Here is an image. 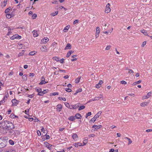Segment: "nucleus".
Returning <instances> with one entry per match:
<instances>
[{
    "mask_svg": "<svg viewBox=\"0 0 152 152\" xmlns=\"http://www.w3.org/2000/svg\"><path fill=\"white\" fill-rule=\"evenodd\" d=\"M2 126L3 131H6L14 129L15 127L12 122L3 119L1 123Z\"/></svg>",
    "mask_w": 152,
    "mask_h": 152,
    "instance_id": "f257e3e1",
    "label": "nucleus"
},
{
    "mask_svg": "<svg viewBox=\"0 0 152 152\" xmlns=\"http://www.w3.org/2000/svg\"><path fill=\"white\" fill-rule=\"evenodd\" d=\"M6 139H2L0 138V148H2L6 146L7 143V137H5Z\"/></svg>",
    "mask_w": 152,
    "mask_h": 152,
    "instance_id": "f03ea898",
    "label": "nucleus"
},
{
    "mask_svg": "<svg viewBox=\"0 0 152 152\" xmlns=\"http://www.w3.org/2000/svg\"><path fill=\"white\" fill-rule=\"evenodd\" d=\"M21 38V36L18 35V34H16L15 35H14L13 36H12L10 39L11 40H13L15 39H20Z\"/></svg>",
    "mask_w": 152,
    "mask_h": 152,
    "instance_id": "7ed1b4c3",
    "label": "nucleus"
},
{
    "mask_svg": "<svg viewBox=\"0 0 152 152\" xmlns=\"http://www.w3.org/2000/svg\"><path fill=\"white\" fill-rule=\"evenodd\" d=\"M110 4L109 3H108L106 6V8L105 10V12L107 13H109L110 11Z\"/></svg>",
    "mask_w": 152,
    "mask_h": 152,
    "instance_id": "20e7f679",
    "label": "nucleus"
},
{
    "mask_svg": "<svg viewBox=\"0 0 152 152\" xmlns=\"http://www.w3.org/2000/svg\"><path fill=\"white\" fill-rule=\"evenodd\" d=\"M12 106H16L19 103V101L16 100L15 99L12 100Z\"/></svg>",
    "mask_w": 152,
    "mask_h": 152,
    "instance_id": "39448f33",
    "label": "nucleus"
},
{
    "mask_svg": "<svg viewBox=\"0 0 152 152\" xmlns=\"http://www.w3.org/2000/svg\"><path fill=\"white\" fill-rule=\"evenodd\" d=\"M56 110L57 111L60 112L62 108V106L61 104H59L56 106Z\"/></svg>",
    "mask_w": 152,
    "mask_h": 152,
    "instance_id": "423d86ee",
    "label": "nucleus"
},
{
    "mask_svg": "<svg viewBox=\"0 0 152 152\" xmlns=\"http://www.w3.org/2000/svg\"><path fill=\"white\" fill-rule=\"evenodd\" d=\"M102 127L101 125L97 126V125H94L92 126V128H94V130H96L98 129H100Z\"/></svg>",
    "mask_w": 152,
    "mask_h": 152,
    "instance_id": "0eeeda50",
    "label": "nucleus"
},
{
    "mask_svg": "<svg viewBox=\"0 0 152 152\" xmlns=\"http://www.w3.org/2000/svg\"><path fill=\"white\" fill-rule=\"evenodd\" d=\"M49 41V39L47 37H44L41 40V42L42 43H45Z\"/></svg>",
    "mask_w": 152,
    "mask_h": 152,
    "instance_id": "6e6552de",
    "label": "nucleus"
},
{
    "mask_svg": "<svg viewBox=\"0 0 152 152\" xmlns=\"http://www.w3.org/2000/svg\"><path fill=\"white\" fill-rule=\"evenodd\" d=\"M75 117V118H77V119H81L82 118V116L81 115L78 113L76 114Z\"/></svg>",
    "mask_w": 152,
    "mask_h": 152,
    "instance_id": "1a4fd4ad",
    "label": "nucleus"
},
{
    "mask_svg": "<svg viewBox=\"0 0 152 152\" xmlns=\"http://www.w3.org/2000/svg\"><path fill=\"white\" fill-rule=\"evenodd\" d=\"M74 145L76 147H78V146H83L82 144L80 142H75L74 143Z\"/></svg>",
    "mask_w": 152,
    "mask_h": 152,
    "instance_id": "9d476101",
    "label": "nucleus"
},
{
    "mask_svg": "<svg viewBox=\"0 0 152 152\" xmlns=\"http://www.w3.org/2000/svg\"><path fill=\"white\" fill-rule=\"evenodd\" d=\"M71 48V45L69 43H68L66 45L64 49V50H66L68 49H70Z\"/></svg>",
    "mask_w": 152,
    "mask_h": 152,
    "instance_id": "9b49d317",
    "label": "nucleus"
},
{
    "mask_svg": "<svg viewBox=\"0 0 152 152\" xmlns=\"http://www.w3.org/2000/svg\"><path fill=\"white\" fill-rule=\"evenodd\" d=\"M80 104H74V105H72V109H75L77 108L79 106Z\"/></svg>",
    "mask_w": 152,
    "mask_h": 152,
    "instance_id": "f8f14e48",
    "label": "nucleus"
},
{
    "mask_svg": "<svg viewBox=\"0 0 152 152\" xmlns=\"http://www.w3.org/2000/svg\"><path fill=\"white\" fill-rule=\"evenodd\" d=\"M64 104L67 107L71 109H72V105H70L69 103L67 102H65Z\"/></svg>",
    "mask_w": 152,
    "mask_h": 152,
    "instance_id": "ddd939ff",
    "label": "nucleus"
},
{
    "mask_svg": "<svg viewBox=\"0 0 152 152\" xmlns=\"http://www.w3.org/2000/svg\"><path fill=\"white\" fill-rule=\"evenodd\" d=\"M68 120L71 121H73L75 120V116H72L69 117L68 118Z\"/></svg>",
    "mask_w": 152,
    "mask_h": 152,
    "instance_id": "4468645a",
    "label": "nucleus"
},
{
    "mask_svg": "<svg viewBox=\"0 0 152 152\" xmlns=\"http://www.w3.org/2000/svg\"><path fill=\"white\" fill-rule=\"evenodd\" d=\"M72 137L75 140H77V138L78 137L77 134H73L72 136Z\"/></svg>",
    "mask_w": 152,
    "mask_h": 152,
    "instance_id": "2eb2a0df",
    "label": "nucleus"
},
{
    "mask_svg": "<svg viewBox=\"0 0 152 152\" xmlns=\"http://www.w3.org/2000/svg\"><path fill=\"white\" fill-rule=\"evenodd\" d=\"M41 50L42 51L46 52L47 50V48L45 46H43L41 47Z\"/></svg>",
    "mask_w": 152,
    "mask_h": 152,
    "instance_id": "dca6fc26",
    "label": "nucleus"
},
{
    "mask_svg": "<svg viewBox=\"0 0 152 152\" xmlns=\"http://www.w3.org/2000/svg\"><path fill=\"white\" fill-rule=\"evenodd\" d=\"M124 139L125 140H128V141H129V142L128 143V145L130 144H131L132 143V141L129 138V137H125L124 138Z\"/></svg>",
    "mask_w": 152,
    "mask_h": 152,
    "instance_id": "f3484780",
    "label": "nucleus"
},
{
    "mask_svg": "<svg viewBox=\"0 0 152 152\" xmlns=\"http://www.w3.org/2000/svg\"><path fill=\"white\" fill-rule=\"evenodd\" d=\"M12 14H7L6 15V17L8 19H10L11 17L13 16V15H12Z\"/></svg>",
    "mask_w": 152,
    "mask_h": 152,
    "instance_id": "a211bd4d",
    "label": "nucleus"
},
{
    "mask_svg": "<svg viewBox=\"0 0 152 152\" xmlns=\"http://www.w3.org/2000/svg\"><path fill=\"white\" fill-rule=\"evenodd\" d=\"M141 32L143 33L145 35H147L148 36H149V35H148V34L147 31H146L144 30L143 29L141 31Z\"/></svg>",
    "mask_w": 152,
    "mask_h": 152,
    "instance_id": "6ab92c4d",
    "label": "nucleus"
},
{
    "mask_svg": "<svg viewBox=\"0 0 152 152\" xmlns=\"http://www.w3.org/2000/svg\"><path fill=\"white\" fill-rule=\"evenodd\" d=\"M151 92H148L146 96H144V99H147L150 96H151Z\"/></svg>",
    "mask_w": 152,
    "mask_h": 152,
    "instance_id": "aec40b11",
    "label": "nucleus"
},
{
    "mask_svg": "<svg viewBox=\"0 0 152 152\" xmlns=\"http://www.w3.org/2000/svg\"><path fill=\"white\" fill-rule=\"evenodd\" d=\"M148 102H142L140 104V105L142 107H144L145 106H146L148 104Z\"/></svg>",
    "mask_w": 152,
    "mask_h": 152,
    "instance_id": "412c9836",
    "label": "nucleus"
},
{
    "mask_svg": "<svg viewBox=\"0 0 152 152\" xmlns=\"http://www.w3.org/2000/svg\"><path fill=\"white\" fill-rule=\"evenodd\" d=\"M48 82H46L45 80H41V82L39 83V84L40 85H42L45 84Z\"/></svg>",
    "mask_w": 152,
    "mask_h": 152,
    "instance_id": "4be33fe9",
    "label": "nucleus"
},
{
    "mask_svg": "<svg viewBox=\"0 0 152 152\" xmlns=\"http://www.w3.org/2000/svg\"><path fill=\"white\" fill-rule=\"evenodd\" d=\"M53 59L55 60L56 61L58 62L60 61L59 60V58L58 57H54L53 58Z\"/></svg>",
    "mask_w": 152,
    "mask_h": 152,
    "instance_id": "5701e85b",
    "label": "nucleus"
},
{
    "mask_svg": "<svg viewBox=\"0 0 152 152\" xmlns=\"http://www.w3.org/2000/svg\"><path fill=\"white\" fill-rule=\"evenodd\" d=\"M5 97H4L0 101V105H1V104H3L5 102Z\"/></svg>",
    "mask_w": 152,
    "mask_h": 152,
    "instance_id": "b1692460",
    "label": "nucleus"
},
{
    "mask_svg": "<svg viewBox=\"0 0 152 152\" xmlns=\"http://www.w3.org/2000/svg\"><path fill=\"white\" fill-rule=\"evenodd\" d=\"M58 13V11L55 12H53L51 14V15L52 16H54L56 15Z\"/></svg>",
    "mask_w": 152,
    "mask_h": 152,
    "instance_id": "393cba45",
    "label": "nucleus"
},
{
    "mask_svg": "<svg viewBox=\"0 0 152 152\" xmlns=\"http://www.w3.org/2000/svg\"><path fill=\"white\" fill-rule=\"evenodd\" d=\"M85 108V107L83 105H81L78 108L79 110H82L84 109Z\"/></svg>",
    "mask_w": 152,
    "mask_h": 152,
    "instance_id": "a878e982",
    "label": "nucleus"
},
{
    "mask_svg": "<svg viewBox=\"0 0 152 152\" xmlns=\"http://www.w3.org/2000/svg\"><path fill=\"white\" fill-rule=\"evenodd\" d=\"M100 32V28L99 27H97L96 28V33L99 34Z\"/></svg>",
    "mask_w": 152,
    "mask_h": 152,
    "instance_id": "bb28decb",
    "label": "nucleus"
},
{
    "mask_svg": "<svg viewBox=\"0 0 152 152\" xmlns=\"http://www.w3.org/2000/svg\"><path fill=\"white\" fill-rule=\"evenodd\" d=\"M80 78L81 77H79L77 78L75 80V83H79L80 82Z\"/></svg>",
    "mask_w": 152,
    "mask_h": 152,
    "instance_id": "cd10ccee",
    "label": "nucleus"
},
{
    "mask_svg": "<svg viewBox=\"0 0 152 152\" xmlns=\"http://www.w3.org/2000/svg\"><path fill=\"white\" fill-rule=\"evenodd\" d=\"M91 115V112H88L86 115V118H87L88 117V116H90Z\"/></svg>",
    "mask_w": 152,
    "mask_h": 152,
    "instance_id": "c85d7f7f",
    "label": "nucleus"
},
{
    "mask_svg": "<svg viewBox=\"0 0 152 152\" xmlns=\"http://www.w3.org/2000/svg\"><path fill=\"white\" fill-rule=\"evenodd\" d=\"M11 7H9L7 9H6L5 10V13H7L9 12L10 10Z\"/></svg>",
    "mask_w": 152,
    "mask_h": 152,
    "instance_id": "c756f323",
    "label": "nucleus"
},
{
    "mask_svg": "<svg viewBox=\"0 0 152 152\" xmlns=\"http://www.w3.org/2000/svg\"><path fill=\"white\" fill-rule=\"evenodd\" d=\"M69 27L68 26H66L64 29L63 30V31L64 32H66L69 29Z\"/></svg>",
    "mask_w": 152,
    "mask_h": 152,
    "instance_id": "7c9ffc66",
    "label": "nucleus"
},
{
    "mask_svg": "<svg viewBox=\"0 0 152 152\" xmlns=\"http://www.w3.org/2000/svg\"><path fill=\"white\" fill-rule=\"evenodd\" d=\"M37 17V15L35 13H34L32 15V18L33 19H36Z\"/></svg>",
    "mask_w": 152,
    "mask_h": 152,
    "instance_id": "2f4dec72",
    "label": "nucleus"
},
{
    "mask_svg": "<svg viewBox=\"0 0 152 152\" xmlns=\"http://www.w3.org/2000/svg\"><path fill=\"white\" fill-rule=\"evenodd\" d=\"M9 143L11 145H14V142L11 140H10L9 141Z\"/></svg>",
    "mask_w": 152,
    "mask_h": 152,
    "instance_id": "473e14b6",
    "label": "nucleus"
},
{
    "mask_svg": "<svg viewBox=\"0 0 152 152\" xmlns=\"http://www.w3.org/2000/svg\"><path fill=\"white\" fill-rule=\"evenodd\" d=\"M65 90L66 92H70L72 91L71 89L69 88H65Z\"/></svg>",
    "mask_w": 152,
    "mask_h": 152,
    "instance_id": "72a5a7b5",
    "label": "nucleus"
},
{
    "mask_svg": "<svg viewBox=\"0 0 152 152\" xmlns=\"http://www.w3.org/2000/svg\"><path fill=\"white\" fill-rule=\"evenodd\" d=\"M87 139H85L83 140V145H82L83 146L85 145L87 143Z\"/></svg>",
    "mask_w": 152,
    "mask_h": 152,
    "instance_id": "f704fd0d",
    "label": "nucleus"
},
{
    "mask_svg": "<svg viewBox=\"0 0 152 152\" xmlns=\"http://www.w3.org/2000/svg\"><path fill=\"white\" fill-rule=\"evenodd\" d=\"M44 94L43 93L42 91H41L40 92H39L38 94L37 95L40 96H43Z\"/></svg>",
    "mask_w": 152,
    "mask_h": 152,
    "instance_id": "c9c22d12",
    "label": "nucleus"
},
{
    "mask_svg": "<svg viewBox=\"0 0 152 152\" xmlns=\"http://www.w3.org/2000/svg\"><path fill=\"white\" fill-rule=\"evenodd\" d=\"M43 136H46L45 139L46 140L49 139H50V136L48 135H47L46 134H45V135H43Z\"/></svg>",
    "mask_w": 152,
    "mask_h": 152,
    "instance_id": "e433bc0d",
    "label": "nucleus"
},
{
    "mask_svg": "<svg viewBox=\"0 0 152 152\" xmlns=\"http://www.w3.org/2000/svg\"><path fill=\"white\" fill-rule=\"evenodd\" d=\"M33 32L34 33H33V35L34 36V37H37L38 36V34L37 33V31H36V32H35V30H34L33 31Z\"/></svg>",
    "mask_w": 152,
    "mask_h": 152,
    "instance_id": "4c0bfd02",
    "label": "nucleus"
},
{
    "mask_svg": "<svg viewBox=\"0 0 152 152\" xmlns=\"http://www.w3.org/2000/svg\"><path fill=\"white\" fill-rule=\"evenodd\" d=\"M58 99H59V100H63L64 101H66V99L65 98L59 97Z\"/></svg>",
    "mask_w": 152,
    "mask_h": 152,
    "instance_id": "58836bf2",
    "label": "nucleus"
},
{
    "mask_svg": "<svg viewBox=\"0 0 152 152\" xmlns=\"http://www.w3.org/2000/svg\"><path fill=\"white\" fill-rule=\"evenodd\" d=\"M35 54V51H32L31 52H30L29 53V55L30 56H33Z\"/></svg>",
    "mask_w": 152,
    "mask_h": 152,
    "instance_id": "ea45409f",
    "label": "nucleus"
},
{
    "mask_svg": "<svg viewBox=\"0 0 152 152\" xmlns=\"http://www.w3.org/2000/svg\"><path fill=\"white\" fill-rule=\"evenodd\" d=\"M22 78L24 80H26L27 79V77H26V75H23V76H22Z\"/></svg>",
    "mask_w": 152,
    "mask_h": 152,
    "instance_id": "a19ab883",
    "label": "nucleus"
},
{
    "mask_svg": "<svg viewBox=\"0 0 152 152\" xmlns=\"http://www.w3.org/2000/svg\"><path fill=\"white\" fill-rule=\"evenodd\" d=\"M52 146V145L51 144H48V146H47V147L49 149V150H51V147Z\"/></svg>",
    "mask_w": 152,
    "mask_h": 152,
    "instance_id": "79ce46f5",
    "label": "nucleus"
},
{
    "mask_svg": "<svg viewBox=\"0 0 152 152\" xmlns=\"http://www.w3.org/2000/svg\"><path fill=\"white\" fill-rule=\"evenodd\" d=\"M82 89L81 88H79L77 90H76L77 92L78 93L81 92L82 91Z\"/></svg>",
    "mask_w": 152,
    "mask_h": 152,
    "instance_id": "37998d69",
    "label": "nucleus"
},
{
    "mask_svg": "<svg viewBox=\"0 0 152 152\" xmlns=\"http://www.w3.org/2000/svg\"><path fill=\"white\" fill-rule=\"evenodd\" d=\"M36 90L39 93V92H41L42 91V89L41 88H39V89H36Z\"/></svg>",
    "mask_w": 152,
    "mask_h": 152,
    "instance_id": "c03bdc74",
    "label": "nucleus"
},
{
    "mask_svg": "<svg viewBox=\"0 0 152 152\" xmlns=\"http://www.w3.org/2000/svg\"><path fill=\"white\" fill-rule=\"evenodd\" d=\"M34 96V94H32L31 95L28 94L27 96L30 98H32Z\"/></svg>",
    "mask_w": 152,
    "mask_h": 152,
    "instance_id": "a18cd8bd",
    "label": "nucleus"
},
{
    "mask_svg": "<svg viewBox=\"0 0 152 152\" xmlns=\"http://www.w3.org/2000/svg\"><path fill=\"white\" fill-rule=\"evenodd\" d=\"M96 119L94 117L90 121H92L93 123L96 120Z\"/></svg>",
    "mask_w": 152,
    "mask_h": 152,
    "instance_id": "49530a36",
    "label": "nucleus"
},
{
    "mask_svg": "<svg viewBox=\"0 0 152 152\" xmlns=\"http://www.w3.org/2000/svg\"><path fill=\"white\" fill-rule=\"evenodd\" d=\"M111 46L110 45H108L105 48V50H109L111 47Z\"/></svg>",
    "mask_w": 152,
    "mask_h": 152,
    "instance_id": "de8ad7c7",
    "label": "nucleus"
},
{
    "mask_svg": "<svg viewBox=\"0 0 152 152\" xmlns=\"http://www.w3.org/2000/svg\"><path fill=\"white\" fill-rule=\"evenodd\" d=\"M128 73H133L134 72L131 69H128Z\"/></svg>",
    "mask_w": 152,
    "mask_h": 152,
    "instance_id": "09e8293b",
    "label": "nucleus"
},
{
    "mask_svg": "<svg viewBox=\"0 0 152 152\" xmlns=\"http://www.w3.org/2000/svg\"><path fill=\"white\" fill-rule=\"evenodd\" d=\"M101 85H100L99 83L96 84V87L97 88H99L101 87Z\"/></svg>",
    "mask_w": 152,
    "mask_h": 152,
    "instance_id": "8fccbe9b",
    "label": "nucleus"
},
{
    "mask_svg": "<svg viewBox=\"0 0 152 152\" xmlns=\"http://www.w3.org/2000/svg\"><path fill=\"white\" fill-rule=\"evenodd\" d=\"M121 83L123 84H126L127 82L124 80H122L121 82Z\"/></svg>",
    "mask_w": 152,
    "mask_h": 152,
    "instance_id": "3c124183",
    "label": "nucleus"
},
{
    "mask_svg": "<svg viewBox=\"0 0 152 152\" xmlns=\"http://www.w3.org/2000/svg\"><path fill=\"white\" fill-rule=\"evenodd\" d=\"M79 22L78 20H76L73 22V24L75 25L77 23H78Z\"/></svg>",
    "mask_w": 152,
    "mask_h": 152,
    "instance_id": "603ef678",
    "label": "nucleus"
},
{
    "mask_svg": "<svg viewBox=\"0 0 152 152\" xmlns=\"http://www.w3.org/2000/svg\"><path fill=\"white\" fill-rule=\"evenodd\" d=\"M7 0H4L3 3L4 4V6L5 7L6 6V4H7Z\"/></svg>",
    "mask_w": 152,
    "mask_h": 152,
    "instance_id": "864d4df0",
    "label": "nucleus"
},
{
    "mask_svg": "<svg viewBox=\"0 0 152 152\" xmlns=\"http://www.w3.org/2000/svg\"><path fill=\"white\" fill-rule=\"evenodd\" d=\"M146 42L145 41H144L142 42V45L141 46L142 47H143L144 46L146 45Z\"/></svg>",
    "mask_w": 152,
    "mask_h": 152,
    "instance_id": "5fc2aeb1",
    "label": "nucleus"
},
{
    "mask_svg": "<svg viewBox=\"0 0 152 152\" xmlns=\"http://www.w3.org/2000/svg\"><path fill=\"white\" fill-rule=\"evenodd\" d=\"M37 133L38 135L39 136H40L41 135V133L40 131L39 130L37 131Z\"/></svg>",
    "mask_w": 152,
    "mask_h": 152,
    "instance_id": "6e6d98bb",
    "label": "nucleus"
},
{
    "mask_svg": "<svg viewBox=\"0 0 152 152\" xmlns=\"http://www.w3.org/2000/svg\"><path fill=\"white\" fill-rule=\"evenodd\" d=\"M23 53L21 52H20L18 54V56L20 57V56H23Z\"/></svg>",
    "mask_w": 152,
    "mask_h": 152,
    "instance_id": "4d7b16f0",
    "label": "nucleus"
},
{
    "mask_svg": "<svg viewBox=\"0 0 152 152\" xmlns=\"http://www.w3.org/2000/svg\"><path fill=\"white\" fill-rule=\"evenodd\" d=\"M94 101L95 100H98L99 99V97H95L94 98Z\"/></svg>",
    "mask_w": 152,
    "mask_h": 152,
    "instance_id": "13d9d810",
    "label": "nucleus"
},
{
    "mask_svg": "<svg viewBox=\"0 0 152 152\" xmlns=\"http://www.w3.org/2000/svg\"><path fill=\"white\" fill-rule=\"evenodd\" d=\"M49 90L48 89H45L43 91V92L44 93V94H45L46 93H47L48 92V91Z\"/></svg>",
    "mask_w": 152,
    "mask_h": 152,
    "instance_id": "bf43d9fd",
    "label": "nucleus"
},
{
    "mask_svg": "<svg viewBox=\"0 0 152 152\" xmlns=\"http://www.w3.org/2000/svg\"><path fill=\"white\" fill-rule=\"evenodd\" d=\"M64 59L62 58L61 59L60 61V63L61 64H63L64 63Z\"/></svg>",
    "mask_w": 152,
    "mask_h": 152,
    "instance_id": "052dcab7",
    "label": "nucleus"
},
{
    "mask_svg": "<svg viewBox=\"0 0 152 152\" xmlns=\"http://www.w3.org/2000/svg\"><path fill=\"white\" fill-rule=\"evenodd\" d=\"M41 131L42 132H43L44 133H45V129L42 127V129H41Z\"/></svg>",
    "mask_w": 152,
    "mask_h": 152,
    "instance_id": "680f3d73",
    "label": "nucleus"
},
{
    "mask_svg": "<svg viewBox=\"0 0 152 152\" xmlns=\"http://www.w3.org/2000/svg\"><path fill=\"white\" fill-rule=\"evenodd\" d=\"M71 55V54H70V53H69V52H68L66 54V57L68 58Z\"/></svg>",
    "mask_w": 152,
    "mask_h": 152,
    "instance_id": "e2e57ef3",
    "label": "nucleus"
},
{
    "mask_svg": "<svg viewBox=\"0 0 152 152\" xmlns=\"http://www.w3.org/2000/svg\"><path fill=\"white\" fill-rule=\"evenodd\" d=\"M102 112L101 111H99L97 114L96 115H97L98 116H99L101 114Z\"/></svg>",
    "mask_w": 152,
    "mask_h": 152,
    "instance_id": "0e129e2a",
    "label": "nucleus"
},
{
    "mask_svg": "<svg viewBox=\"0 0 152 152\" xmlns=\"http://www.w3.org/2000/svg\"><path fill=\"white\" fill-rule=\"evenodd\" d=\"M7 28H8V31H11L12 30H13L14 29V28H10V27H9V26Z\"/></svg>",
    "mask_w": 152,
    "mask_h": 152,
    "instance_id": "69168bd1",
    "label": "nucleus"
},
{
    "mask_svg": "<svg viewBox=\"0 0 152 152\" xmlns=\"http://www.w3.org/2000/svg\"><path fill=\"white\" fill-rule=\"evenodd\" d=\"M14 116L15 115L13 114H11L10 115V117L11 118H14Z\"/></svg>",
    "mask_w": 152,
    "mask_h": 152,
    "instance_id": "338daca9",
    "label": "nucleus"
},
{
    "mask_svg": "<svg viewBox=\"0 0 152 152\" xmlns=\"http://www.w3.org/2000/svg\"><path fill=\"white\" fill-rule=\"evenodd\" d=\"M34 120V118H28V120L29 121H32Z\"/></svg>",
    "mask_w": 152,
    "mask_h": 152,
    "instance_id": "774afa93",
    "label": "nucleus"
}]
</instances>
